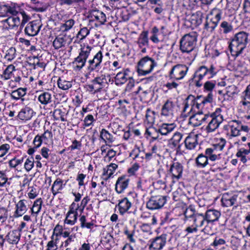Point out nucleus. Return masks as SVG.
Returning <instances> with one entry per match:
<instances>
[{
    "label": "nucleus",
    "mask_w": 250,
    "mask_h": 250,
    "mask_svg": "<svg viewBox=\"0 0 250 250\" xmlns=\"http://www.w3.org/2000/svg\"><path fill=\"white\" fill-rule=\"evenodd\" d=\"M200 4H202V0H184L183 2L184 6L190 9L199 6Z\"/></svg>",
    "instance_id": "a18cd8bd"
},
{
    "label": "nucleus",
    "mask_w": 250,
    "mask_h": 250,
    "mask_svg": "<svg viewBox=\"0 0 250 250\" xmlns=\"http://www.w3.org/2000/svg\"><path fill=\"white\" fill-rule=\"evenodd\" d=\"M65 44V40L64 37L61 36L56 37L53 42V45L56 49H60L64 46Z\"/></svg>",
    "instance_id": "09e8293b"
},
{
    "label": "nucleus",
    "mask_w": 250,
    "mask_h": 250,
    "mask_svg": "<svg viewBox=\"0 0 250 250\" xmlns=\"http://www.w3.org/2000/svg\"><path fill=\"white\" fill-rule=\"evenodd\" d=\"M90 22L96 21V26L104 24L106 21L105 15L99 10H93L91 11L88 16Z\"/></svg>",
    "instance_id": "4468645a"
},
{
    "label": "nucleus",
    "mask_w": 250,
    "mask_h": 250,
    "mask_svg": "<svg viewBox=\"0 0 250 250\" xmlns=\"http://www.w3.org/2000/svg\"><path fill=\"white\" fill-rule=\"evenodd\" d=\"M220 111L221 109L217 108L215 112L209 115V118L207 120H210V121L206 127L207 132H212L215 130L223 122V117L219 114Z\"/></svg>",
    "instance_id": "0eeeda50"
},
{
    "label": "nucleus",
    "mask_w": 250,
    "mask_h": 250,
    "mask_svg": "<svg viewBox=\"0 0 250 250\" xmlns=\"http://www.w3.org/2000/svg\"><path fill=\"white\" fill-rule=\"evenodd\" d=\"M221 12L219 11L214 16V18L209 19L206 18V22L204 23V30L207 32L211 33H212L216 26L219 21L221 18Z\"/></svg>",
    "instance_id": "f8f14e48"
},
{
    "label": "nucleus",
    "mask_w": 250,
    "mask_h": 250,
    "mask_svg": "<svg viewBox=\"0 0 250 250\" xmlns=\"http://www.w3.org/2000/svg\"><path fill=\"white\" fill-rule=\"evenodd\" d=\"M145 134L146 138L150 137L153 140H156L159 138V134L157 131V128L155 127H149L146 129Z\"/></svg>",
    "instance_id": "37998d69"
},
{
    "label": "nucleus",
    "mask_w": 250,
    "mask_h": 250,
    "mask_svg": "<svg viewBox=\"0 0 250 250\" xmlns=\"http://www.w3.org/2000/svg\"><path fill=\"white\" fill-rule=\"evenodd\" d=\"M226 143L225 139L221 138L218 144L214 145L212 147L207 148L205 150V155L208 159L211 161H215L219 159L221 156L220 152L223 149Z\"/></svg>",
    "instance_id": "39448f33"
},
{
    "label": "nucleus",
    "mask_w": 250,
    "mask_h": 250,
    "mask_svg": "<svg viewBox=\"0 0 250 250\" xmlns=\"http://www.w3.org/2000/svg\"><path fill=\"white\" fill-rule=\"evenodd\" d=\"M200 103L203 105L206 104L204 100V97L202 96H197L196 98L192 95L188 96L184 102V107L183 112H186L189 106L193 107L194 103Z\"/></svg>",
    "instance_id": "a211bd4d"
},
{
    "label": "nucleus",
    "mask_w": 250,
    "mask_h": 250,
    "mask_svg": "<svg viewBox=\"0 0 250 250\" xmlns=\"http://www.w3.org/2000/svg\"><path fill=\"white\" fill-rule=\"evenodd\" d=\"M134 155V159H136L138 161L141 162L144 159L145 153L144 151H141L139 147L134 149L130 154V156Z\"/></svg>",
    "instance_id": "c03bdc74"
},
{
    "label": "nucleus",
    "mask_w": 250,
    "mask_h": 250,
    "mask_svg": "<svg viewBox=\"0 0 250 250\" xmlns=\"http://www.w3.org/2000/svg\"><path fill=\"white\" fill-rule=\"evenodd\" d=\"M129 178L126 176H122L118 178L115 184V190L118 193H122L129 184Z\"/></svg>",
    "instance_id": "412c9836"
},
{
    "label": "nucleus",
    "mask_w": 250,
    "mask_h": 250,
    "mask_svg": "<svg viewBox=\"0 0 250 250\" xmlns=\"http://www.w3.org/2000/svg\"><path fill=\"white\" fill-rule=\"evenodd\" d=\"M10 149V146L7 144H3L0 146V157L4 156Z\"/></svg>",
    "instance_id": "0e129e2a"
},
{
    "label": "nucleus",
    "mask_w": 250,
    "mask_h": 250,
    "mask_svg": "<svg viewBox=\"0 0 250 250\" xmlns=\"http://www.w3.org/2000/svg\"><path fill=\"white\" fill-rule=\"evenodd\" d=\"M226 243V241L222 238H220L218 237H215L213 243L211 244L212 246L217 247L219 245H224Z\"/></svg>",
    "instance_id": "338daca9"
},
{
    "label": "nucleus",
    "mask_w": 250,
    "mask_h": 250,
    "mask_svg": "<svg viewBox=\"0 0 250 250\" xmlns=\"http://www.w3.org/2000/svg\"><path fill=\"white\" fill-rule=\"evenodd\" d=\"M155 112L151 111L149 108L147 109L145 122L150 125H152L155 122Z\"/></svg>",
    "instance_id": "49530a36"
},
{
    "label": "nucleus",
    "mask_w": 250,
    "mask_h": 250,
    "mask_svg": "<svg viewBox=\"0 0 250 250\" xmlns=\"http://www.w3.org/2000/svg\"><path fill=\"white\" fill-rule=\"evenodd\" d=\"M117 167L118 166L116 164L111 163L109 165L107 166V168H104L103 175L106 176L104 179L105 180L108 179L112 175Z\"/></svg>",
    "instance_id": "58836bf2"
},
{
    "label": "nucleus",
    "mask_w": 250,
    "mask_h": 250,
    "mask_svg": "<svg viewBox=\"0 0 250 250\" xmlns=\"http://www.w3.org/2000/svg\"><path fill=\"white\" fill-rule=\"evenodd\" d=\"M209 118V115L203 114L202 111H198L190 117L188 120V124L193 127H196L201 125Z\"/></svg>",
    "instance_id": "9b49d317"
},
{
    "label": "nucleus",
    "mask_w": 250,
    "mask_h": 250,
    "mask_svg": "<svg viewBox=\"0 0 250 250\" xmlns=\"http://www.w3.org/2000/svg\"><path fill=\"white\" fill-rule=\"evenodd\" d=\"M14 70H15V67L12 64L9 65L4 70L1 77L5 80L10 79L12 72Z\"/></svg>",
    "instance_id": "de8ad7c7"
},
{
    "label": "nucleus",
    "mask_w": 250,
    "mask_h": 250,
    "mask_svg": "<svg viewBox=\"0 0 250 250\" xmlns=\"http://www.w3.org/2000/svg\"><path fill=\"white\" fill-rule=\"evenodd\" d=\"M151 244L149 249L151 250H161L165 246L167 242V236L166 234L161 235L150 240Z\"/></svg>",
    "instance_id": "dca6fc26"
},
{
    "label": "nucleus",
    "mask_w": 250,
    "mask_h": 250,
    "mask_svg": "<svg viewBox=\"0 0 250 250\" xmlns=\"http://www.w3.org/2000/svg\"><path fill=\"white\" fill-rule=\"evenodd\" d=\"M206 219V222L213 223L218 220L221 216V212L216 209H208L204 214Z\"/></svg>",
    "instance_id": "a878e982"
},
{
    "label": "nucleus",
    "mask_w": 250,
    "mask_h": 250,
    "mask_svg": "<svg viewBox=\"0 0 250 250\" xmlns=\"http://www.w3.org/2000/svg\"><path fill=\"white\" fill-rule=\"evenodd\" d=\"M197 36L195 32L185 35L180 41V50L183 53L191 52L196 46Z\"/></svg>",
    "instance_id": "7ed1b4c3"
},
{
    "label": "nucleus",
    "mask_w": 250,
    "mask_h": 250,
    "mask_svg": "<svg viewBox=\"0 0 250 250\" xmlns=\"http://www.w3.org/2000/svg\"><path fill=\"white\" fill-rule=\"evenodd\" d=\"M103 57L102 51H99L94 56L92 59H90L88 61L89 64L88 70L89 72H92L99 69L102 62Z\"/></svg>",
    "instance_id": "2eb2a0df"
},
{
    "label": "nucleus",
    "mask_w": 250,
    "mask_h": 250,
    "mask_svg": "<svg viewBox=\"0 0 250 250\" xmlns=\"http://www.w3.org/2000/svg\"><path fill=\"white\" fill-rule=\"evenodd\" d=\"M137 43L140 48L148 46V31H143L138 39Z\"/></svg>",
    "instance_id": "f704fd0d"
},
{
    "label": "nucleus",
    "mask_w": 250,
    "mask_h": 250,
    "mask_svg": "<svg viewBox=\"0 0 250 250\" xmlns=\"http://www.w3.org/2000/svg\"><path fill=\"white\" fill-rule=\"evenodd\" d=\"M203 18V13L200 11H198L192 14L189 16L188 21L192 26L197 27L202 23Z\"/></svg>",
    "instance_id": "5701e85b"
},
{
    "label": "nucleus",
    "mask_w": 250,
    "mask_h": 250,
    "mask_svg": "<svg viewBox=\"0 0 250 250\" xmlns=\"http://www.w3.org/2000/svg\"><path fill=\"white\" fill-rule=\"evenodd\" d=\"M231 128V136L236 137L240 135V129L239 124V121L232 120L229 122Z\"/></svg>",
    "instance_id": "e433bc0d"
},
{
    "label": "nucleus",
    "mask_w": 250,
    "mask_h": 250,
    "mask_svg": "<svg viewBox=\"0 0 250 250\" xmlns=\"http://www.w3.org/2000/svg\"><path fill=\"white\" fill-rule=\"evenodd\" d=\"M78 212L76 211L72 210V208H70L66 214V218L64 220V223L70 225L75 224L77 220Z\"/></svg>",
    "instance_id": "72a5a7b5"
},
{
    "label": "nucleus",
    "mask_w": 250,
    "mask_h": 250,
    "mask_svg": "<svg viewBox=\"0 0 250 250\" xmlns=\"http://www.w3.org/2000/svg\"><path fill=\"white\" fill-rule=\"evenodd\" d=\"M196 164L198 167L203 168L208 164V160L205 154H200L196 158Z\"/></svg>",
    "instance_id": "a19ab883"
},
{
    "label": "nucleus",
    "mask_w": 250,
    "mask_h": 250,
    "mask_svg": "<svg viewBox=\"0 0 250 250\" xmlns=\"http://www.w3.org/2000/svg\"><path fill=\"white\" fill-rule=\"evenodd\" d=\"M34 111L32 108L25 106L19 112L18 117L21 120H29L33 117Z\"/></svg>",
    "instance_id": "bb28decb"
},
{
    "label": "nucleus",
    "mask_w": 250,
    "mask_h": 250,
    "mask_svg": "<svg viewBox=\"0 0 250 250\" xmlns=\"http://www.w3.org/2000/svg\"><path fill=\"white\" fill-rule=\"evenodd\" d=\"M93 48L89 45L81 47L79 56L75 59L73 63L77 64L76 67L80 70L84 65L87 59L90 55Z\"/></svg>",
    "instance_id": "1a4fd4ad"
},
{
    "label": "nucleus",
    "mask_w": 250,
    "mask_h": 250,
    "mask_svg": "<svg viewBox=\"0 0 250 250\" xmlns=\"http://www.w3.org/2000/svg\"><path fill=\"white\" fill-rule=\"evenodd\" d=\"M169 172L171 174L172 183H175L182 178L183 167L179 162H174L170 165Z\"/></svg>",
    "instance_id": "ddd939ff"
},
{
    "label": "nucleus",
    "mask_w": 250,
    "mask_h": 250,
    "mask_svg": "<svg viewBox=\"0 0 250 250\" xmlns=\"http://www.w3.org/2000/svg\"><path fill=\"white\" fill-rule=\"evenodd\" d=\"M188 70V67L183 64H177L172 67L169 72V77L176 80H180L184 78Z\"/></svg>",
    "instance_id": "9d476101"
},
{
    "label": "nucleus",
    "mask_w": 250,
    "mask_h": 250,
    "mask_svg": "<svg viewBox=\"0 0 250 250\" xmlns=\"http://www.w3.org/2000/svg\"><path fill=\"white\" fill-rule=\"evenodd\" d=\"M204 227V228L201 230V232L208 235H212L213 234V231L212 229V225L211 223H208V222H206Z\"/></svg>",
    "instance_id": "13d9d810"
},
{
    "label": "nucleus",
    "mask_w": 250,
    "mask_h": 250,
    "mask_svg": "<svg viewBox=\"0 0 250 250\" xmlns=\"http://www.w3.org/2000/svg\"><path fill=\"white\" fill-rule=\"evenodd\" d=\"M41 25L37 21L30 22L24 29L25 33L29 36H34L39 33Z\"/></svg>",
    "instance_id": "6ab92c4d"
},
{
    "label": "nucleus",
    "mask_w": 250,
    "mask_h": 250,
    "mask_svg": "<svg viewBox=\"0 0 250 250\" xmlns=\"http://www.w3.org/2000/svg\"><path fill=\"white\" fill-rule=\"evenodd\" d=\"M196 213L194 208L192 206H189L184 211L185 222L190 225V222H191Z\"/></svg>",
    "instance_id": "2f4dec72"
},
{
    "label": "nucleus",
    "mask_w": 250,
    "mask_h": 250,
    "mask_svg": "<svg viewBox=\"0 0 250 250\" xmlns=\"http://www.w3.org/2000/svg\"><path fill=\"white\" fill-rule=\"evenodd\" d=\"M183 137V135L179 132H175L173 135L172 137L170 139L169 144L173 146V147L178 146V148L179 149L180 145L179 143Z\"/></svg>",
    "instance_id": "ea45409f"
},
{
    "label": "nucleus",
    "mask_w": 250,
    "mask_h": 250,
    "mask_svg": "<svg viewBox=\"0 0 250 250\" xmlns=\"http://www.w3.org/2000/svg\"><path fill=\"white\" fill-rule=\"evenodd\" d=\"M23 161V158H22L20 159H16L14 158L11 160H10L9 162V166L11 168H15L18 171H21V168H19V165L22 164Z\"/></svg>",
    "instance_id": "8fccbe9b"
},
{
    "label": "nucleus",
    "mask_w": 250,
    "mask_h": 250,
    "mask_svg": "<svg viewBox=\"0 0 250 250\" xmlns=\"http://www.w3.org/2000/svg\"><path fill=\"white\" fill-rule=\"evenodd\" d=\"M27 88H19L16 90H13L10 94L11 98L15 100L21 99L22 101H24L23 97L26 94Z\"/></svg>",
    "instance_id": "7c9ffc66"
},
{
    "label": "nucleus",
    "mask_w": 250,
    "mask_h": 250,
    "mask_svg": "<svg viewBox=\"0 0 250 250\" xmlns=\"http://www.w3.org/2000/svg\"><path fill=\"white\" fill-rule=\"evenodd\" d=\"M191 222L197 228L204 227L206 223L205 215L197 213Z\"/></svg>",
    "instance_id": "473e14b6"
},
{
    "label": "nucleus",
    "mask_w": 250,
    "mask_h": 250,
    "mask_svg": "<svg viewBox=\"0 0 250 250\" xmlns=\"http://www.w3.org/2000/svg\"><path fill=\"white\" fill-rule=\"evenodd\" d=\"M26 203V200H21L16 205V210L13 215L15 218L21 217L26 212L27 210Z\"/></svg>",
    "instance_id": "b1692460"
},
{
    "label": "nucleus",
    "mask_w": 250,
    "mask_h": 250,
    "mask_svg": "<svg viewBox=\"0 0 250 250\" xmlns=\"http://www.w3.org/2000/svg\"><path fill=\"white\" fill-rule=\"evenodd\" d=\"M38 100L42 104L46 105L52 101L51 94L48 92H43L39 96Z\"/></svg>",
    "instance_id": "79ce46f5"
},
{
    "label": "nucleus",
    "mask_w": 250,
    "mask_h": 250,
    "mask_svg": "<svg viewBox=\"0 0 250 250\" xmlns=\"http://www.w3.org/2000/svg\"><path fill=\"white\" fill-rule=\"evenodd\" d=\"M157 65L152 58L146 56L142 58L137 64V72L139 75L145 76L150 73Z\"/></svg>",
    "instance_id": "20e7f679"
},
{
    "label": "nucleus",
    "mask_w": 250,
    "mask_h": 250,
    "mask_svg": "<svg viewBox=\"0 0 250 250\" xmlns=\"http://www.w3.org/2000/svg\"><path fill=\"white\" fill-rule=\"evenodd\" d=\"M248 34L244 31L235 34L229 46L232 56L237 57L242 54L248 42Z\"/></svg>",
    "instance_id": "f03ea898"
},
{
    "label": "nucleus",
    "mask_w": 250,
    "mask_h": 250,
    "mask_svg": "<svg viewBox=\"0 0 250 250\" xmlns=\"http://www.w3.org/2000/svg\"><path fill=\"white\" fill-rule=\"evenodd\" d=\"M1 16L8 17L4 20V25L6 28L13 29L20 26V29L29 20V17L25 12H19L14 7L3 5L1 7Z\"/></svg>",
    "instance_id": "f257e3e1"
},
{
    "label": "nucleus",
    "mask_w": 250,
    "mask_h": 250,
    "mask_svg": "<svg viewBox=\"0 0 250 250\" xmlns=\"http://www.w3.org/2000/svg\"><path fill=\"white\" fill-rule=\"evenodd\" d=\"M238 195L236 194L230 195L228 193H224L221 199L223 206L229 207L236 204Z\"/></svg>",
    "instance_id": "4be33fe9"
},
{
    "label": "nucleus",
    "mask_w": 250,
    "mask_h": 250,
    "mask_svg": "<svg viewBox=\"0 0 250 250\" xmlns=\"http://www.w3.org/2000/svg\"><path fill=\"white\" fill-rule=\"evenodd\" d=\"M16 55V50L14 47L10 48L6 52L4 58L7 61L11 62L15 59Z\"/></svg>",
    "instance_id": "5fc2aeb1"
},
{
    "label": "nucleus",
    "mask_w": 250,
    "mask_h": 250,
    "mask_svg": "<svg viewBox=\"0 0 250 250\" xmlns=\"http://www.w3.org/2000/svg\"><path fill=\"white\" fill-rule=\"evenodd\" d=\"M81 222V227L82 228H86L87 229H91L94 224L92 222H86V217L84 215H82L80 218Z\"/></svg>",
    "instance_id": "bf43d9fd"
},
{
    "label": "nucleus",
    "mask_w": 250,
    "mask_h": 250,
    "mask_svg": "<svg viewBox=\"0 0 250 250\" xmlns=\"http://www.w3.org/2000/svg\"><path fill=\"white\" fill-rule=\"evenodd\" d=\"M113 237L109 233L103 234L101 242L104 244H109L113 240Z\"/></svg>",
    "instance_id": "e2e57ef3"
},
{
    "label": "nucleus",
    "mask_w": 250,
    "mask_h": 250,
    "mask_svg": "<svg viewBox=\"0 0 250 250\" xmlns=\"http://www.w3.org/2000/svg\"><path fill=\"white\" fill-rule=\"evenodd\" d=\"M34 159L32 157L26 159L24 163V168L27 171H30L34 167Z\"/></svg>",
    "instance_id": "052dcab7"
},
{
    "label": "nucleus",
    "mask_w": 250,
    "mask_h": 250,
    "mask_svg": "<svg viewBox=\"0 0 250 250\" xmlns=\"http://www.w3.org/2000/svg\"><path fill=\"white\" fill-rule=\"evenodd\" d=\"M63 181L60 179L57 178L54 182L51 188V190L53 194L55 196L58 193L60 192V190H62L63 188V186L65 185L62 184Z\"/></svg>",
    "instance_id": "4c0bfd02"
},
{
    "label": "nucleus",
    "mask_w": 250,
    "mask_h": 250,
    "mask_svg": "<svg viewBox=\"0 0 250 250\" xmlns=\"http://www.w3.org/2000/svg\"><path fill=\"white\" fill-rule=\"evenodd\" d=\"M82 146V145L81 142L74 140L72 141V145L69 146V148H70L71 150L75 149L80 150Z\"/></svg>",
    "instance_id": "69168bd1"
},
{
    "label": "nucleus",
    "mask_w": 250,
    "mask_h": 250,
    "mask_svg": "<svg viewBox=\"0 0 250 250\" xmlns=\"http://www.w3.org/2000/svg\"><path fill=\"white\" fill-rule=\"evenodd\" d=\"M110 82V76L105 74H101L100 76H97L92 81L93 83L97 85L98 90H100L107 85Z\"/></svg>",
    "instance_id": "f3484780"
},
{
    "label": "nucleus",
    "mask_w": 250,
    "mask_h": 250,
    "mask_svg": "<svg viewBox=\"0 0 250 250\" xmlns=\"http://www.w3.org/2000/svg\"><path fill=\"white\" fill-rule=\"evenodd\" d=\"M75 21L73 19H69L65 21L61 26V29L63 31H67L70 30L74 25Z\"/></svg>",
    "instance_id": "6e6d98bb"
},
{
    "label": "nucleus",
    "mask_w": 250,
    "mask_h": 250,
    "mask_svg": "<svg viewBox=\"0 0 250 250\" xmlns=\"http://www.w3.org/2000/svg\"><path fill=\"white\" fill-rule=\"evenodd\" d=\"M175 125L174 124L164 123L157 129L159 134L167 136L171 133L175 128Z\"/></svg>",
    "instance_id": "cd10ccee"
},
{
    "label": "nucleus",
    "mask_w": 250,
    "mask_h": 250,
    "mask_svg": "<svg viewBox=\"0 0 250 250\" xmlns=\"http://www.w3.org/2000/svg\"><path fill=\"white\" fill-rule=\"evenodd\" d=\"M208 67L205 65L200 66L194 72L192 78L189 80V85H195L198 87L203 85L202 80L204 78L208 75Z\"/></svg>",
    "instance_id": "6e6552de"
},
{
    "label": "nucleus",
    "mask_w": 250,
    "mask_h": 250,
    "mask_svg": "<svg viewBox=\"0 0 250 250\" xmlns=\"http://www.w3.org/2000/svg\"><path fill=\"white\" fill-rule=\"evenodd\" d=\"M174 106L173 102L170 100H167L162 106L161 115L166 118H172Z\"/></svg>",
    "instance_id": "aec40b11"
},
{
    "label": "nucleus",
    "mask_w": 250,
    "mask_h": 250,
    "mask_svg": "<svg viewBox=\"0 0 250 250\" xmlns=\"http://www.w3.org/2000/svg\"><path fill=\"white\" fill-rule=\"evenodd\" d=\"M167 196L156 195L151 196L146 203V207L149 210L160 209L165 205L167 201Z\"/></svg>",
    "instance_id": "423d86ee"
},
{
    "label": "nucleus",
    "mask_w": 250,
    "mask_h": 250,
    "mask_svg": "<svg viewBox=\"0 0 250 250\" xmlns=\"http://www.w3.org/2000/svg\"><path fill=\"white\" fill-rule=\"evenodd\" d=\"M42 203V201L41 198L37 199L34 202L33 206L31 208V212L32 214H38L41 209Z\"/></svg>",
    "instance_id": "3c124183"
},
{
    "label": "nucleus",
    "mask_w": 250,
    "mask_h": 250,
    "mask_svg": "<svg viewBox=\"0 0 250 250\" xmlns=\"http://www.w3.org/2000/svg\"><path fill=\"white\" fill-rule=\"evenodd\" d=\"M100 137L105 142H106V141H107L108 142L111 143L114 141L113 136L105 129L102 130Z\"/></svg>",
    "instance_id": "864d4df0"
},
{
    "label": "nucleus",
    "mask_w": 250,
    "mask_h": 250,
    "mask_svg": "<svg viewBox=\"0 0 250 250\" xmlns=\"http://www.w3.org/2000/svg\"><path fill=\"white\" fill-rule=\"evenodd\" d=\"M131 206V202L128 199L125 197L120 200L118 204L119 212L121 214L123 215L126 212Z\"/></svg>",
    "instance_id": "c756f323"
},
{
    "label": "nucleus",
    "mask_w": 250,
    "mask_h": 250,
    "mask_svg": "<svg viewBox=\"0 0 250 250\" xmlns=\"http://www.w3.org/2000/svg\"><path fill=\"white\" fill-rule=\"evenodd\" d=\"M197 135L189 134L185 140L184 143L186 148L191 150L194 149L197 145Z\"/></svg>",
    "instance_id": "c85d7f7f"
},
{
    "label": "nucleus",
    "mask_w": 250,
    "mask_h": 250,
    "mask_svg": "<svg viewBox=\"0 0 250 250\" xmlns=\"http://www.w3.org/2000/svg\"><path fill=\"white\" fill-rule=\"evenodd\" d=\"M58 87L62 90H67L72 86L70 82L59 78L58 80Z\"/></svg>",
    "instance_id": "603ef678"
},
{
    "label": "nucleus",
    "mask_w": 250,
    "mask_h": 250,
    "mask_svg": "<svg viewBox=\"0 0 250 250\" xmlns=\"http://www.w3.org/2000/svg\"><path fill=\"white\" fill-rule=\"evenodd\" d=\"M220 26L223 29V33L225 34L231 32L233 29L231 23L226 21H223L221 23Z\"/></svg>",
    "instance_id": "4d7b16f0"
},
{
    "label": "nucleus",
    "mask_w": 250,
    "mask_h": 250,
    "mask_svg": "<svg viewBox=\"0 0 250 250\" xmlns=\"http://www.w3.org/2000/svg\"><path fill=\"white\" fill-rule=\"evenodd\" d=\"M128 72H129V70L126 69L124 72H120L117 74L115 77L116 85L123 84L126 82L128 79L127 77Z\"/></svg>",
    "instance_id": "c9c22d12"
},
{
    "label": "nucleus",
    "mask_w": 250,
    "mask_h": 250,
    "mask_svg": "<svg viewBox=\"0 0 250 250\" xmlns=\"http://www.w3.org/2000/svg\"><path fill=\"white\" fill-rule=\"evenodd\" d=\"M21 234L17 230H13L7 233L4 239L10 244H17L20 239Z\"/></svg>",
    "instance_id": "393cba45"
},
{
    "label": "nucleus",
    "mask_w": 250,
    "mask_h": 250,
    "mask_svg": "<svg viewBox=\"0 0 250 250\" xmlns=\"http://www.w3.org/2000/svg\"><path fill=\"white\" fill-rule=\"evenodd\" d=\"M89 33V30L86 27L82 28L78 32V37H81L80 40L84 39Z\"/></svg>",
    "instance_id": "680f3d73"
},
{
    "label": "nucleus",
    "mask_w": 250,
    "mask_h": 250,
    "mask_svg": "<svg viewBox=\"0 0 250 250\" xmlns=\"http://www.w3.org/2000/svg\"><path fill=\"white\" fill-rule=\"evenodd\" d=\"M215 82L207 81L205 83L204 87L206 90L210 91L215 87Z\"/></svg>",
    "instance_id": "774afa93"
}]
</instances>
